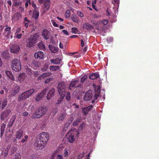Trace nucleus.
Instances as JSON below:
<instances>
[{"label": "nucleus", "instance_id": "63", "mask_svg": "<svg viewBox=\"0 0 159 159\" xmlns=\"http://www.w3.org/2000/svg\"><path fill=\"white\" fill-rule=\"evenodd\" d=\"M81 45L82 47H83L84 46V41L82 39L81 40Z\"/></svg>", "mask_w": 159, "mask_h": 159}, {"label": "nucleus", "instance_id": "21", "mask_svg": "<svg viewBox=\"0 0 159 159\" xmlns=\"http://www.w3.org/2000/svg\"><path fill=\"white\" fill-rule=\"evenodd\" d=\"M83 28L87 30H91L93 28V27L89 23H85L83 25Z\"/></svg>", "mask_w": 159, "mask_h": 159}, {"label": "nucleus", "instance_id": "6", "mask_svg": "<svg viewBox=\"0 0 159 159\" xmlns=\"http://www.w3.org/2000/svg\"><path fill=\"white\" fill-rule=\"evenodd\" d=\"M77 136V132L71 129L67 133L66 135V137L69 143H72L76 139Z\"/></svg>", "mask_w": 159, "mask_h": 159}, {"label": "nucleus", "instance_id": "30", "mask_svg": "<svg viewBox=\"0 0 159 159\" xmlns=\"http://www.w3.org/2000/svg\"><path fill=\"white\" fill-rule=\"evenodd\" d=\"M61 59L59 58H56L55 59H51L50 61L54 64H58L60 63Z\"/></svg>", "mask_w": 159, "mask_h": 159}, {"label": "nucleus", "instance_id": "48", "mask_svg": "<svg viewBox=\"0 0 159 159\" xmlns=\"http://www.w3.org/2000/svg\"><path fill=\"white\" fill-rule=\"evenodd\" d=\"M5 27H6L5 30L4 31L5 32H8L11 31V27H8L7 25H5Z\"/></svg>", "mask_w": 159, "mask_h": 159}, {"label": "nucleus", "instance_id": "7", "mask_svg": "<svg viewBox=\"0 0 159 159\" xmlns=\"http://www.w3.org/2000/svg\"><path fill=\"white\" fill-rule=\"evenodd\" d=\"M11 68L14 71H19L21 69V66L20 60L16 58L14 59L12 61Z\"/></svg>", "mask_w": 159, "mask_h": 159}, {"label": "nucleus", "instance_id": "39", "mask_svg": "<svg viewBox=\"0 0 159 159\" xmlns=\"http://www.w3.org/2000/svg\"><path fill=\"white\" fill-rule=\"evenodd\" d=\"M50 68L51 69L53 70H56L59 69V66H50Z\"/></svg>", "mask_w": 159, "mask_h": 159}, {"label": "nucleus", "instance_id": "17", "mask_svg": "<svg viewBox=\"0 0 159 159\" xmlns=\"http://www.w3.org/2000/svg\"><path fill=\"white\" fill-rule=\"evenodd\" d=\"M55 90L54 88H52L48 92L47 95V99L49 100L54 95Z\"/></svg>", "mask_w": 159, "mask_h": 159}, {"label": "nucleus", "instance_id": "4", "mask_svg": "<svg viewBox=\"0 0 159 159\" xmlns=\"http://www.w3.org/2000/svg\"><path fill=\"white\" fill-rule=\"evenodd\" d=\"M39 35L37 34H35L28 38L27 41V45L28 47L30 48L33 46L37 42Z\"/></svg>", "mask_w": 159, "mask_h": 159}, {"label": "nucleus", "instance_id": "15", "mask_svg": "<svg viewBox=\"0 0 159 159\" xmlns=\"http://www.w3.org/2000/svg\"><path fill=\"white\" fill-rule=\"evenodd\" d=\"M23 132L21 129L17 130L16 132L15 137L16 139L19 140L23 136Z\"/></svg>", "mask_w": 159, "mask_h": 159}, {"label": "nucleus", "instance_id": "32", "mask_svg": "<svg viewBox=\"0 0 159 159\" xmlns=\"http://www.w3.org/2000/svg\"><path fill=\"white\" fill-rule=\"evenodd\" d=\"M31 65L32 66L36 68L38 67L39 66V62L37 61H33Z\"/></svg>", "mask_w": 159, "mask_h": 159}, {"label": "nucleus", "instance_id": "47", "mask_svg": "<svg viewBox=\"0 0 159 159\" xmlns=\"http://www.w3.org/2000/svg\"><path fill=\"white\" fill-rule=\"evenodd\" d=\"M99 97V95L97 94H96L94 96L93 99L92 101L91 102L92 103H94L95 102V100L98 98Z\"/></svg>", "mask_w": 159, "mask_h": 159}, {"label": "nucleus", "instance_id": "59", "mask_svg": "<svg viewBox=\"0 0 159 159\" xmlns=\"http://www.w3.org/2000/svg\"><path fill=\"white\" fill-rule=\"evenodd\" d=\"M20 30H21L20 28L19 27V28H17L16 30V34H17V33L18 34V33H19L20 32Z\"/></svg>", "mask_w": 159, "mask_h": 159}, {"label": "nucleus", "instance_id": "44", "mask_svg": "<svg viewBox=\"0 0 159 159\" xmlns=\"http://www.w3.org/2000/svg\"><path fill=\"white\" fill-rule=\"evenodd\" d=\"M28 138V136L27 135H25L24 138L22 139L21 140V142L22 143H24L27 141V139Z\"/></svg>", "mask_w": 159, "mask_h": 159}, {"label": "nucleus", "instance_id": "55", "mask_svg": "<svg viewBox=\"0 0 159 159\" xmlns=\"http://www.w3.org/2000/svg\"><path fill=\"white\" fill-rule=\"evenodd\" d=\"M96 4H95V3H94V2L93 1L92 4L93 8V9H95L96 11H97L98 10L96 9V6L95 5Z\"/></svg>", "mask_w": 159, "mask_h": 159}, {"label": "nucleus", "instance_id": "41", "mask_svg": "<svg viewBox=\"0 0 159 159\" xmlns=\"http://www.w3.org/2000/svg\"><path fill=\"white\" fill-rule=\"evenodd\" d=\"M70 11L69 10H67L65 13V17L66 18H68L70 17Z\"/></svg>", "mask_w": 159, "mask_h": 159}, {"label": "nucleus", "instance_id": "18", "mask_svg": "<svg viewBox=\"0 0 159 159\" xmlns=\"http://www.w3.org/2000/svg\"><path fill=\"white\" fill-rule=\"evenodd\" d=\"M21 18V14L18 12L16 13L12 17V20L14 21L18 20Z\"/></svg>", "mask_w": 159, "mask_h": 159}, {"label": "nucleus", "instance_id": "25", "mask_svg": "<svg viewBox=\"0 0 159 159\" xmlns=\"http://www.w3.org/2000/svg\"><path fill=\"white\" fill-rule=\"evenodd\" d=\"M48 47L51 52L52 53H55L57 52L58 51V48H55L54 46H52L50 45H49L48 46Z\"/></svg>", "mask_w": 159, "mask_h": 159}, {"label": "nucleus", "instance_id": "12", "mask_svg": "<svg viewBox=\"0 0 159 159\" xmlns=\"http://www.w3.org/2000/svg\"><path fill=\"white\" fill-rule=\"evenodd\" d=\"M42 36L44 39L47 40L50 37V34L49 31L46 29H43L42 32Z\"/></svg>", "mask_w": 159, "mask_h": 159}, {"label": "nucleus", "instance_id": "24", "mask_svg": "<svg viewBox=\"0 0 159 159\" xmlns=\"http://www.w3.org/2000/svg\"><path fill=\"white\" fill-rule=\"evenodd\" d=\"M7 99L6 98H4L1 101V102H2V105L1 107V109L2 110H3L4 108L6 107L7 106Z\"/></svg>", "mask_w": 159, "mask_h": 159}, {"label": "nucleus", "instance_id": "13", "mask_svg": "<svg viewBox=\"0 0 159 159\" xmlns=\"http://www.w3.org/2000/svg\"><path fill=\"white\" fill-rule=\"evenodd\" d=\"M11 111L10 109H7L5 110L1 114V119L4 120L8 116Z\"/></svg>", "mask_w": 159, "mask_h": 159}, {"label": "nucleus", "instance_id": "10", "mask_svg": "<svg viewBox=\"0 0 159 159\" xmlns=\"http://www.w3.org/2000/svg\"><path fill=\"white\" fill-rule=\"evenodd\" d=\"M92 91L91 90H88L86 93L84 98V101H89L93 98Z\"/></svg>", "mask_w": 159, "mask_h": 159}, {"label": "nucleus", "instance_id": "50", "mask_svg": "<svg viewBox=\"0 0 159 159\" xmlns=\"http://www.w3.org/2000/svg\"><path fill=\"white\" fill-rule=\"evenodd\" d=\"M13 2L14 3V6H18L19 5V3L17 2V0H13Z\"/></svg>", "mask_w": 159, "mask_h": 159}, {"label": "nucleus", "instance_id": "37", "mask_svg": "<svg viewBox=\"0 0 159 159\" xmlns=\"http://www.w3.org/2000/svg\"><path fill=\"white\" fill-rule=\"evenodd\" d=\"M87 79V76L85 75L81 79L80 83L81 84H83L85 80Z\"/></svg>", "mask_w": 159, "mask_h": 159}, {"label": "nucleus", "instance_id": "2", "mask_svg": "<svg viewBox=\"0 0 159 159\" xmlns=\"http://www.w3.org/2000/svg\"><path fill=\"white\" fill-rule=\"evenodd\" d=\"M75 88H77L75 90L77 94H81L83 92V88L82 85L79 83L78 80L72 81L69 84V89L70 90H73Z\"/></svg>", "mask_w": 159, "mask_h": 159}, {"label": "nucleus", "instance_id": "16", "mask_svg": "<svg viewBox=\"0 0 159 159\" xmlns=\"http://www.w3.org/2000/svg\"><path fill=\"white\" fill-rule=\"evenodd\" d=\"M93 107V106L90 105L88 107H83L82 108V111L84 115H87L89 112L92 109Z\"/></svg>", "mask_w": 159, "mask_h": 159}, {"label": "nucleus", "instance_id": "5", "mask_svg": "<svg viewBox=\"0 0 159 159\" xmlns=\"http://www.w3.org/2000/svg\"><path fill=\"white\" fill-rule=\"evenodd\" d=\"M35 89H31L22 93L20 95L18 98V101L20 102L21 101L28 98L34 92Z\"/></svg>", "mask_w": 159, "mask_h": 159}, {"label": "nucleus", "instance_id": "1", "mask_svg": "<svg viewBox=\"0 0 159 159\" xmlns=\"http://www.w3.org/2000/svg\"><path fill=\"white\" fill-rule=\"evenodd\" d=\"M49 137V134L43 132L40 134L39 138L35 143V146L37 149H42L45 147Z\"/></svg>", "mask_w": 159, "mask_h": 159}, {"label": "nucleus", "instance_id": "62", "mask_svg": "<svg viewBox=\"0 0 159 159\" xmlns=\"http://www.w3.org/2000/svg\"><path fill=\"white\" fill-rule=\"evenodd\" d=\"M47 66H44V67L43 68H42V70L43 71H46L47 70Z\"/></svg>", "mask_w": 159, "mask_h": 159}, {"label": "nucleus", "instance_id": "34", "mask_svg": "<svg viewBox=\"0 0 159 159\" xmlns=\"http://www.w3.org/2000/svg\"><path fill=\"white\" fill-rule=\"evenodd\" d=\"M15 118L13 119L11 118L10 120L7 125V126L9 127H10L12 125L15 121Z\"/></svg>", "mask_w": 159, "mask_h": 159}, {"label": "nucleus", "instance_id": "54", "mask_svg": "<svg viewBox=\"0 0 159 159\" xmlns=\"http://www.w3.org/2000/svg\"><path fill=\"white\" fill-rule=\"evenodd\" d=\"M62 32H63L64 34H65L66 35H68L69 34L68 32L66 30H62Z\"/></svg>", "mask_w": 159, "mask_h": 159}, {"label": "nucleus", "instance_id": "46", "mask_svg": "<svg viewBox=\"0 0 159 159\" xmlns=\"http://www.w3.org/2000/svg\"><path fill=\"white\" fill-rule=\"evenodd\" d=\"M71 30L72 32L74 34H76L77 32H78L79 31L77 28L76 27H73L72 28Z\"/></svg>", "mask_w": 159, "mask_h": 159}, {"label": "nucleus", "instance_id": "51", "mask_svg": "<svg viewBox=\"0 0 159 159\" xmlns=\"http://www.w3.org/2000/svg\"><path fill=\"white\" fill-rule=\"evenodd\" d=\"M77 14L78 16L81 17H83L84 16L83 14L80 11H78L77 12Z\"/></svg>", "mask_w": 159, "mask_h": 159}, {"label": "nucleus", "instance_id": "27", "mask_svg": "<svg viewBox=\"0 0 159 159\" xmlns=\"http://www.w3.org/2000/svg\"><path fill=\"white\" fill-rule=\"evenodd\" d=\"M25 73H21L18 76V80L20 82L23 81L25 78Z\"/></svg>", "mask_w": 159, "mask_h": 159}, {"label": "nucleus", "instance_id": "60", "mask_svg": "<svg viewBox=\"0 0 159 159\" xmlns=\"http://www.w3.org/2000/svg\"><path fill=\"white\" fill-rule=\"evenodd\" d=\"M28 114V112L26 111H25L22 114V116H27Z\"/></svg>", "mask_w": 159, "mask_h": 159}, {"label": "nucleus", "instance_id": "45", "mask_svg": "<svg viewBox=\"0 0 159 159\" xmlns=\"http://www.w3.org/2000/svg\"><path fill=\"white\" fill-rule=\"evenodd\" d=\"M15 159H21V155L20 153H16L15 154Z\"/></svg>", "mask_w": 159, "mask_h": 159}, {"label": "nucleus", "instance_id": "52", "mask_svg": "<svg viewBox=\"0 0 159 159\" xmlns=\"http://www.w3.org/2000/svg\"><path fill=\"white\" fill-rule=\"evenodd\" d=\"M22 36V34H16V37L19 39H20L21 38Z\"/></svg>", "mask_w": 159, "mask_h": 159}, {"label": "nucleus", "instance_id": "56", "mask_svg": "<svg viewBox=\"0 0 159 159\" xmlns=\"http://www.w3.org/2000/svg\"><path fill=\"white\" fill-rule=\"evenodd\" d=\"M114 5L115 6L116 5H115V4H116L117 5H119L120 2H119V0H114Z\"/></svg>", "mask_w": 159, "mask_h": 159}, {"label": "nucleus", "instance_id": "11", "mask_svg": "<svg viewBox=\"0 0 159 159\" xmlns=\"http://www.w3.org/2000/svg\"><path fill=\"white\" fill-rule=\"evenodd\" d=\"M47 92V89H44L35 98V100L36 101L40 100L46 94Z\"/></svg>", "mask_w": 159, "mask_h": 159}, {"label": "nucleus", "instance_id": "9", "mask_svg": "<svg viewBox=\"0 0 159 159\" xmlns=\"http://www.w3.org/2000/svg\"><path fill=\"white\" fill-rule=\"evenodd\" d=\"M20 48L19 45L16 44H14L10 48V52L12 53H17L19 52Z\"/></svg>", "mask_w": 159, "mask_h": 159}, {"label": "nucleus", "instance_id": "28", "mask_svg": "<svg viewBox=\"0 0 159 159\" xmlns=\"http://www.w3.org/2000/svg\"><path fill=\"white\" fill-rule=\"evenodd\" d=\"M8 154V150L7 149H5L4 151H2L1 156L3 158H6Z\"/></svg>", "mask_w": 159, "mask_h": 159}, {"label": "nucleus", "instance_id": "23", "mask_svg": "<svg viewBox=\"0 0 159 159\" xmlns=\"http://www.w3.org/2000/svg\"><path fill=\"white\" fill-rule=\"evenodd\" d=\"M39 9L34 10L33 17L35 19H38L39 16Z\"/></svg>", "mask_w": 159, "mask_h": 159}, {"label": "nucleus", "instance_id": "38", "mask_svg": "<svg viewBox=\"0 0 159 159\" xmlns=\"http://www.w3.org/2000/svg\"><path fill=\"white\" fill-rule=\"evenodd\" d=\"M63 155L65 157L68 156L69 155L68 150L67 148L64 149Z\"/></svg>", "mask_w": 159, "mask_h": 159}, {"label": "nucleus", "instance_id": "22", "mask_svg": "<svg viewBox=\"0 0 159 159\" xmlns=\"http://www.w3.org/2000/svg\"><path fill=\"white\" fill-rule=\"evenodd\" d=\"M99 74L95 73L91 74L89 75V78L90 79L93 80L98 78L99 77Z\"/></svg>", "mask_w": 159, "mask_h": 159}, {"label": "nucleus", "instance_id": "58", "mask_svg": "<svg viewBox=\"0 0 159 159\" xmlns=\"http://www.w3.org/2000/svg\"><path fill=\"white\" fill-rule=\"evenodd\" d=\"M56 159H63V156L60 154L58 155L56 157Z\"/></svg>", "mask_w": 159, "mask_h": 159}, {"label": "nucleus", "instance_id": "20", "mask_svg": "<svg viewBox=\"0 0 159 159\" xmlns=\"http://www.w3.org/2000/svg\"><path fill=\"white\" fill-rule=\"evenodd\" d=\"M44 9L45 10H48L50 6V0H44Z\"/></svg>", "mask_w": 159, "mask_h": 159}, {"label": "nucleus", "instance_id": "61", "mask_svg": "<svg viewBox=\"0 0 159 159\" xmlns=\"http://www.w3.org/2000/svg\"><path fill=\"white\" fill-rule=\"evenodd\" d=\"M84 155V153H81V154H80L78 156V157H80V158L81 159V158L83 157Z\"/></svg>", "mask_w": 159, "mask_h": 159}, {"label": "nucleus", "instance_id": "53", "mask_svg": "<svg viewBox=\"0 0 159 159\" xmlns=\"http://www.w3.org/2000/svg\"><path fill=\"white\" fill-rule=\"evenodd\" d=\"M5 127V125H3V126H2L1 128V131L4 132V128Z\"/></svg>", "mask_w": 159, "mask_h": 159}, {"label": "nucleus", "instance_id": "8", "mask_svg": "<svg viewBox=\"0 0 159 159\" xmlns=\"http://www.w3.org/2000/svg\"><path fill=\"white\" fill-rule=\"evenodd\" d=\"M66 84L63 81L59 83L57 85V91L59 94H65L66 95Z\"/></svg>", "mask_w": 159, "mask_h": 159}, {"label": "nucleus", "instance_id": "14", "mask_svg": "<svg viewBox=\"0 0 159 159\" xmlns=\"http://www.w3.org/2000/svg\"><path fill=\"white\" fill-rule=\"evenodd\" d=\"M34 56L36 59H43L44 58V55L43 52L39 51L35 53Z\"/></svg>", "mask_w": 159, "mask_h": 159}, {"label": "nucleus", "instance_id": "31", "mask_svg": "<svg viewBox=\"0 0 159 159\" xmlns=\"http://www.w3.org/2000/svg\"><path fill=\"white\" fill-rule=\"evenodd\" d=\"M60 97L57 100V102L56 103V104H60L62 101L65 95V94H59Z\"/></svg>", "mask_w": 159, "mask_h": 159}, {"label": "nucleus", "instance_id": "43", "mask_svg": "<svg viewBox=\"0 0 159 159\" xmlns=\"http://www.w3.org/2000/svg\"><path fill=\"white\" fill-rule=\"evenodd\" d=\"M3 34H5V36L7 38V39H9V36L11 34V32H5Z\"/></svg>", "mask_w": 159, "mask_h": 159}, {"label": "nucleus", "instance_id": "49", "mask_svg": "<svg viewBox=\"0 0 159 159\" xmlns=\"http://www.w3.org/2000/svg\"><path fill=\"white\" fill-rule=\"evenodd\" d=\"M51 22H52V24L54 26H55V27H58V24H57L56 23V22H55V21H54V20H51Z\"/></svg>", "mask_w": 159, "mask_h": 159}, {"label": "nucleus", "instance_id": "3", "mask_svg": "<svg viewBox=\"0 0 159 159\" xmlns=\"http://www.w3.org/2000/svg\"><path fill=\"white\" fill-rule=\"evenodd\" d=\"M47 111L46 107H42L39 108L33 114L31 117L33 119L38 118L44 115Z\"/></svg>", "mask_w": 159, "mask_h": 159}, {"label": "nucleus", "instance_id": "36", "mask_svg": "<svg viewBox=\"0 0 159 159\" xmlns=\"http://www.w3.org/2000/svg\"><path fill=\"white\" fill-rule=\"evenodd\" d=\"M66 100L68 101H69L70 100V93L69 92H66Z\"/></svg>", "mask_w": 159, "mask_h": 159}, {"label": "nucleus", "instance_id": "19", "mask_svg": "<svg viewBox=\"0 0 159 159\" xmlns=\"http://www.w3.org/2000/svg\"><path fill=\"white\" fill-rule=\"evenodd\" d=\"M20 89V87L19 86H16L14 87L11 92L12 94L15 96L19 92Z\"/></svg>", "mask_w": 159, "mask_h": 159}, {"label": "nucleus", "instance_id": "57", "mask_svg": "<svg viewBox=\"0 0 159 159\" xmlns=\"http://www.w3.org/2000/svg\"><path fill=\"white\" fill-rule=\"evenodd\" d=\"M102 22L104 25H106L108 23V20H103Z\"/></svg>", "mask_w": 159, "mask_h": 159}, {"label": "nucleus", "instance_id": "33", "mask_svg": "<svg viewBox=\"0 0 159 159\" xmlns=\"http://www.w3.org/2000/svg\"><path fill=\"white\" fill-rule=\"evenodd\" d=\"M73 120V117H70L69 120H68L67 121V124H66V125H65V127H66V128H67L68 127H69V125L72 122Z\"/></svg>", "mask_w": 159, "mask_h": 159}, {"label": "nucleus", "instance_id": "42", "mask_svg": "<svg viewBox=\"0 0 159 159\" xmlns=\"http://www.w3.org/2000/svg\"><path fill=\"white\" fill-rule=\"evenodd\" d=\"M31 5L32 7L34 8V10H37L39 9V7H37L36 4L34 3V2H32Z\"/></svg>", "mask_w": 159, "mask_h": 159}, {"label": "nucleus", "instance_id": "29", "mask_svg": "<svg viewBox=\"0 0 159 159\" xmlns=\"http://www.w3.org/2000/svg\"><path fill=\"white\" fill-rule=\"evenodd\" d=\"M71 19L73 21L76 23H78L79 22V18L75 15H72Z\"/></svg>", "mask_w": 159, "mask_h": 159}, {"label": "nucleus", "instance_id": "64", "mask_svg": "<svg viewBox=\"0 0 159 159\" xmlns=\"http://www.w3.org/2000/svg\"><path fill=\"white\" fill-rule=\"evenodd\" d=\"M36 157L34 154H32L31 156V159H36Z\"/></svg>", "mask_w": 159, "mask_h": 159}, {"label": "nucleus", "instance_id": "40", "mask_svg": "<svg viewBox=\"0 0 159 159\" xmlns=\"http://www.w3.org/2000/svg\"><path fill=\"white\" fill-rule=\"evenodd\" d=\"M50 75V73H43L42 75V77L43 78L45 79L47 77H48Z\"/></svg>", "mask_w": 159, "mask_h": 159}, {"label": "nucleus", "instance_id": "26", "mask_svg": "<svg viewBox=\"0 0 159 159\" xmlns=\"http://www.w3.org/2000/svg\"><path fill=\"white\" fill-rule=\"evenodd\" d=\"M6 74L8 78L12 80H14V76L12 75V73L11 71H7L6 72Z\"/></svg>", "mask_w": 159, "mask_h": 159}, {"label": "nucleus", "instance_id": "35", "mask_svg": "<svg viewBox=\"0 0 159 159\" xmlns=\"http://www.w3.org/2000/svg\"><path fill=\"white\" fill-rule=\"evenodd\" d=\"M38 46L40 49L44 50L45 49L44 45L42 42L39 43Z\"/></svg>", "mask_w": 159, "mask_h": 159}]
</instances>
